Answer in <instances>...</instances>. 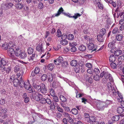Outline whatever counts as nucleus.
Wrapping results in <instances>:
<instances>
[{"label": "nucleus", "mask_w": 124, "mask_h": 124, "mask_svg": "<svg viewBox=\"0 0 124 124\" xmlns=\"http://www.w3.org/2000/svg\"><path fill=\"white\" fill-rule=\"evenodd\" d=\"M110 65L112 68L115 69L116 68V65H117L115 62H112L110 63Z\"/></svg>", "instance_id": "50"}, {"label": "nucleus", "mask_w": 124, "mask_h": 124, "mask_svg": "<svg viewBox=\"0 0 124 124\" xmlns=\"http://www.w3.org/2000/svg\"><path fill=\"white\" fill-rule=\"evenodd\" d=\"M31 86L30 85V83L29 82H25L24 87L25 89H26L28 88L29 87Z\"/></svg>", "instance_id": "47"}, {"label": "nucleus", "mask_w": 124, "mask_h": 124, "mask_svg": "<svg viewBox=\"0 0 124 124\" xmlns=\"http://www.w3.org/2000/svg\"><path fill=\"white\" fill-rule=\"evenodd\" d=\"M32 87L31 86L27 88L26 90L27 92L29 93H33L35 91L34 89H33L32 88Z\"/></svg>", "instance_id": "20"}, {"label": "nucleus", "mask_w": 124, "mask_h": 124, "mask_svg": "<svg viewBox=\"0 0 124 124\" xmlns=\"http://www.w3.org/2000/svg\"><path fill=\"white\" fill-rule=\"evenodd\" d=\"M75 92L76 93V97L77 98H79L80 97H82V96L83 95V94L82 93H78V91L77 90H76V91Z\"/></svg>", "instance_id": "54"}, {"label": "nucleus", "mask_w": 124, "mask_h": 124, "mask_svg": "<svg viewBox=\"0 0 124 124\" xmlns=\"http://www.w3.org/2000/svg\"><path fill=\"white\" fill-rule=\"evenodd\" d=\"M19 48L16 49L15 51V54L17 56H19L20 55L21 52Z\"/></svg>", "instance_id": "30"}, {"label": "nucleus", "mask_w": 124, "mask_h": 124, "mask_svg": "<svg viewBox=\"0 0 124 124\" xmlns=\"http://www.w3.org/2000/svg\"><path fill=\"white\" fill-rule=\"evenodd\" d=\"M19 80L18 79H16L13 81V85L15 87H17L18 86L19 84Z\"/></svg>", "instance_id": "23"}, {"label": "nucleus", "mask_w": 124, "mask_h": 124, "mask_svg": "<svg viewBox=\"0 0 124 124\" xmlns=\"http://www.w3.org/2000/svg\"><path fill=\"white\" fill-rule=\"evenodd\" d=\"M93 78L96 81H99L100 79V77L98 74H96L94 76Z\"/></svg>", "instance_id": "52"}, {"label": "nucleus", "mask_w": 124, "mask_h": 124, "mask_svg": "<svg viewBox=\"0 0 124 124\" xmlns=\"http://www.w3.org/2000/svg\"><path fill=\"white\" fill-rule=\"evenodd\" d=\"M20 57L22 59H24L27 56L26 53L24 52H22L20 55Z\"/></svg>", "instance_id": "18"}, {"label": "nucleus", "mask_w": 124, "mask_h": 124, "mask_svg": "<svg viewBox=\"0 0 124 124\" xmlns=\"http://www.w3.org/2000/svg\"><path fill=\"white\" fill-rule=\"evenodd\" d=\"M64 10L63 8L61 7L58 10L57 13L53 14L52 17H58L61 14H62L63 15L69 17L70 18H74L75 19H77L78 17H80L83 14V13L82 12L81 14L78 13H76L74 14V16H71V15L69 13H66L63 12Z\"/></svg>", "instance_id": "1"}, {"label": "nucleus", "mask_w": 124, "mask_h": 124, "mask_svg": "<svg viewBox=\"0 0 124 124\" xmlns=\"http://www.w3.org/2000/svg\"><path fill=\"white\" fill-rule=\"evenodd\" d=\"M118 30L117 27H116L112 31V33L114 34H116L118 32Z\"/></svg>", "instance_id": "56"}, {"label": "nucleus", "mask_w": 124, "mask_h": 124, "mask_svg": "<svg viewBox=\"0 0 124 124\" xmlns=\"http://www.w3.org/2000/svg\"><path fill=\"white\" fill-rule=\"evenodd\" d=\"M6 62L4 59L0 57V68L1 67V65L3 66H6Z\"/></svg>", "instance_id": "11"}, {"label": "nucleus", "mask_w": 124, "mask_h": 124, "mask_svg": "<svg viewBox=\"0 0 124 124\" xmlns=\"http://www.w3.org/2000/svg\"><path fill=\"white\" fill-rule=\"evenodd\" d=\"M93 71V72H94L95 74H98L100 73V70L98 68H95Z\"/></svg>", "instance_id": "55"}, {"label": "nucleus", "mask_w": 124, "mask_h": 124, "mask_svg": "<svg viewBox=\"0 0 124 124\" xmlns=\"http://www.w3.org/2000/svg\"><path fill=\"white\" fill-rule=\"evenodd\" d=\"M97 39L98 40L101 42H102L104 41L103 36L98 35L97 36Z\"/></svg>", "instance_id": "22"}, {"label": "nucleus", "mask_w": 124, "mask_h": 124, "mask_svg": "<svg viewBox=\"0 0 124 124\" xmlns=\"http://www.w3.org/2000/svg\"><path fill=\"white\" fill-rule=\"evenodd\" d=\"M116 59V57L113 55H111L109 57V60L110 62H114L115 61Z\"/></svg>", "instance_id": "16"}, {"label": "nucleus", "mask_w": 124, "mask_h": 124, "mask_svg": "<svg viewBox=\"0 0 124 124\" xmlns=\"http://www.w3.org/2000/svg\"><path fill=\"white\" fill-rule=\"evenodd\" d=\"M122 53V51L120 50H117L114 51V54L116 56H118Z\"/></svg>", "instance_id": "21"}, {"label": "nucleus", "mask_w": 124, "mask_h": 124, "mask_svg": "<svg viewBox=\"0 0 124 124\" xmlns=\"http://www.w3.org/2000/svg\"><path fill=\"white\" fill-rule=\"evenodd\" d=\"M60 99L63 102H66L67 101L66 98L63 95H60Z\"/></svg>", "instance_id": "34"}, {"label": "nucleus", "mask_w": 124, "mask_h": 124, "mask_svg": "<svg viewBox=\"0 0 124 124\" xmlns=\"http://www.w3.org/2000/svg\"><path fill=\"white\" fill-rule=\"evenodd\" d=\"M106 30L104 28L101 29L100 32V35L103 36L106 33Z\"/></svg>", "instance_id": "31"}, {"label": "nucleus", "mask_w": 124, "mask_h": 124, "mask_svg": "<svg viewBox=\"0 0 124 124\" xmlns=\"http://www.w3.org/2000/svg\"><path fill=\"white\" fill-rule=\"evenodd\" d=\"M15 51L13 48H9L8 50V55L12 59L16 60V58L15 55Z\"/></svg>", "instance_id": "5"}, {"label": "nucleus", "mask_w": 124, "mask_h": 124, "mask_svg": "<svg viewBox=\"0 0 124 124\" xmlns=\"http://www.w3.org/2000/svg\"><path fill=\"white\" fill-rule=\"evenodd\" d=\"M67 38L69 40H72L74 38L73 35L72 34H70L67 36Z\"/></svg>", "instance_id": "32"}, {"label": "nucleus", "mask_w": 124, "mask_h": 124, "mask_svg": "<svg viewBox=\"0 0 124 124\" xmlns=\"http://www.w3.org/2000/svg\"><path fill=\"white\" fill-rule=\"evenodd\" d=\"M68 122L71 124H72L73 122V120L70 116L68 118Z\"/></svg>", "instance_id": "60"}, {"label": "nucleus", "mask_w": 124, "mask_h": 124, "mask_svg": "<svg viewBox=\"0 0 124 124\" xmlns=\"http://www.w3.org/2000/svg\"><path fill=\"white\" fill-rule=\"evenodd\" d=\"M31 112L32 114V116L33 120V121L31 123L32 124L36 121L38 117V113H36L35 112L32 113V111H31Z\"/></svg>", "instance_id": "9"}, {"label": "nucleus", "mask_w": 124, "mask_h": 124, "mask_svg": "<svg viewBox=\"0 0 124 124\" xmlns=\"http://www.w3.org/2000/svg\"><path fill=\"white\" fill-rule=\"evenodd\" d=\"M57 110L59 112L61 113H63V110L62 109L60 108L59 106H58L57 107Z\"/></svg>", "instance_id": "64"}, {"label": "nucleus", "mask_w": 124, "mask_h": 124, "mask_svg": "<svg viewBox=\"0 0 124 124\" xmlns=\"http://www.w3.org/2000/svg\"><path fill=\"white\" fill-rule=\"evenodd\" d=\"M57 36L58 37H61L62 35V33L61 31L59 30H58L57 31Z\"/></svg>", "instance_id": "59"}, {"label": "nucleus", "mask_w": 124, "mask_h": 124, "mask_svg": "<svg viewBox=\"0 0 124 124\" xmlns=\"http://www.w3.org/2000/svg\"><path fill=\"white\" fill-rule=\"evenodd\" d=\"M46 101L45 103H46L48 104H51L52 103L51 99L49 98H47L46 99Z\"/></svg>", "instance_id": "51"}, {"label": "nucleus", "mask_w": 124, "mask_h": 124, "mask_svg": "<svg viewBox=\"0 0 124 124\" xmlns=\"http://www.w3.org/2000/svg\"><path fill=\"white\" fill-rule=\"evenodd\" d=\"M48 80L49 82H51L52 81L53 79V76L52 74L50 73L48 74V75L47 76Z\"/></svg>", "instance_id": "24"}, {"label": "nucleus", "mask_w": 124, "mask_h": 124, "mask_svg": "<svg viewBox=\"0 0 124 124\" xmlns=\"http://www.w3.org/2000/svg\"><path fill=\"white\" fill-rule=\"evenodd\" d=\"M36 50L39 52H43L44 50L43 49V46L42 44H39L37 46Z\"/></svg>", "instance_id": "8"}, {"label": "nucleus", "mask_w": 124, "mask_h": 124, "mask_svg": "<svg viewBox=\"0 0 124 124\" xmlns=\"http://www.w3.org/2000/svg\"><path fill=\"white\" fill-rule=\"evenodd\" d=\"M16 6L18 9H21L23 8V5L22 4L18 3L16 4Z\"/></svg>", "instance_id": "35"}, {"label": "nucleus", "mask_w": 124, "mask_h": 124, "mask_svg": "<svg viewBox=\"0 0 124 124\" xmlns=\"http://www.w3.org/2000/svg\"><path fill=\"white\" fill-rule=\"evenodd\" d=\"M123 38V36L122 34H118L116 36V39L118 41L121 40Z\"/></svg>", "instance_id": "19"}, {"label": "nucleus", "mask_w": 124, "mask_h": 124, "mask_svg": "<svg viewBox=\"0 0 124 124\" xmlns=\"http://www.w3.org/2000/svg\"><path fill=\"white\" fill-rule=\"evenodd\" d=\"M44 7L43 4L42 2H39L38 4L37 8L38 9H42Z\"/></svg>", "instance_id": "28"}, {"label": "nucleus", "mask_w": 124, "mask_h": 124, "mask_svg": "<svg viewBox=\"0 0 124 124\" xmlns=\"http://www.w3.org/2000/svg\"><path fill=\"white\" fill-rule=\"evenodd\" d=\"M97 6L100 9H103L104 8V7L103 5L100 2L98 4L95 6Z\"/></svg>", "instance_id": "40"}, {"label": "nucleus", "mask_w": 124, "mask_h": 124, "mask_svg": "<svg viewBox=\"0 0 124 124\" xmlns=\"http://www.w3.org/2000/svg\"><path fill=\"white\" fill-rule=\"evenodd\" d=\"M19 85L20 86L22 87L24 86L25 82H24L22 78V77H21V78L19 80Z\"/></svg>", "instance_id": "17"}, {"label": "nucleus", "mask_w": 124, "mask_h": 124, "mask_svg": "<svg viewBox=\"0 0 124 124\" xmlns=\"http://www.w3.org/2000/svg\"><path fill=\"white\" fill-rule=\"evenodd\" d=\"M124 60V55H122L119 56L118 58V61H121L123 62Z\"/></svg>", "instance_id": "58"}, {"label": "nucleus", "mask_w": 124, "mask_h": 124, "mask_svg": "<svg viewBox=\"0 0 124 124\" xmlns=\"http://www.w3.org/2000/svg\"><path fill=\"white\" fill-rule=\"evenodd\" d=\"M109 91L110 92H111L113 94L115 95L116 93L115 90L114 88V87L113 86H112L111 87H110V89H108Z\"/></svg>", "instance_id": "27"}, {"label": "nucleus", "mask_w": 124, "mask_h": 124, "mask_svg": "<svg viewBox=\"0 0 124 124\" xmlns=\"http://www.w3.org/2000/svg\"><path fill=\"white\" fill-rule=\"evenodd\" d=\"M60 44L63 45H66L68 43V41L66 40H62L61 41H60Z\"/></svg>", "instance_id": "42"}, {"label": "nucleus", "mask_w": 124, "mask_h": 124, "mask_svg": "<svg viewBox=\"0 0 124 124\" xmlns=\"http://www.w3.org/2000/svg\"><path fill=\"white\" fill-rule=\"evenodd\" d=\"M114 46V44L113 42H111L109 43L108 45V47L111 48H113Z\"/></svg>", "instance_id": "45"}, {"label": "nucleus", "mask_w": 124, "mask_h": 124, "mask_svg": "<svg viewBox=\"0 0 124 124\" xmlns=\"http://www.w3.org/2000/svg\"><path fill=\"white\" fill-rule=\"evenodd\" d=\"M108 100L104 102L100 100H95L94 101V103L98 110L102 111L108 107L109 104L108 103Z\"/></svg>", "instance_id": "2"}, {"label": "nucleus", "mask_w": 124, "mask_h": 124, "mask_svg": "<svg viewBox=\"0 0 124 124\" xmlns=\"http://www.w3.org/2000/svg\"><path fill=\"white\" fill-rule=\"evenodd\" d=\"M20 67L18 65L16 66L14 68V71L16 72H17L20 70Z\"/></svg>", "instance_id": "44"}, {"label": "nucleus", "mask_w": 124, "mask_h": 124, "mask_svg": "<svg viewBox=\"0 0 124 124\" xmlns=\"http://www.w3.org/2000/svg\"><path fill=\"white\" fill-rule=\"evenodd\" d=\"M34 92L33 93L31 94L30 96L31 99L36 101H39L40 98L42 97V95L41 94L37 92L36 91Z\"/></svg>", "instance_id": "4"}, {"label": "nucleus", "mask_w": 124, "mask_h": 124, "mask_svg": "<svg viewBox=\"0 0 124 124\" xmlns=\"http://www.w3.org/2000/svg\"><path fill=\"white\" fill-rule=\"evenodd\" d=\"M71 112L73 114L75 115H77L78 113V110L76 108H74L72 109Z\"/></svg>", "instance_id": "36"}, {"label": "nucleus", "mask_w": 124, "mask_h": 124, "mask_svg": "<svg viewBox=\"0 0 124 124\" xmlns=\"http://www.w3.org/2000/svg\"><path fill=\"white\" fill-rule=\"evenodd\" d=\"M90 123L91 124L97 120V118L95 116H91L89 118Z\"/></svg>", "instance_id": "13"}, {"label": "nucleus", "mask_w": 124, "mask_h": 124, "mask_svg": "<svg viewBox=\"0 0 124 124\" xmlns=\"http://www.w3.org/2000/svg\"><path fill=\"white\" fill-rule=\"evenodd\" d=\"M120 116H122L121 115H118L114 116L112 117V119L113 121H118L120 119Z\"/></svg>", "instance_id": "14"}, {"label": "nucleus", "mask_w": 124, "mask_h": 124, "mask_svg": "<svg viewBox=\"0 0 124 124\" xmlns=\"http://www.w3.org/2000/svg\"><path fill=\"white\" fill-rule=\"evenodd\" d=\"M77 61L75 60H72L70 62V65L72 66H76L77 65Z\"/></svg>", "instance_id": "26"}, {"label": "nucleus", "mask_w": 124, "mask_h": 124, "mask_svg": "<svg viewBox=\"0 0 124 124\" xmlns=\"http://www.w3.org/2000/svg\"><path fill=\"white\" fill-rule=\"evenodd\" d=\"M47 76L46 74H43L41 77V79L42 81H44L46 80Z\"/></svg>", "instance_id": "43"}, {"label": "nucleus", "mask_w": 124, "mask_h": 124, "mask_svg": "<svg viewBox=\"0 0 124 124\" xmlns=\"http://www.w3.org/2000/svg\"><path fill=\"white\" fill-rule=\"evenodd\" d=\"M48 69L50 70H52L54 67V64L50 63L48 64L47 66Z\"/></svg>", "instance_id": "29"}, {"label": "nucleus", "mask_w": 124, "mask_h": 124, "mask_svg": "<svg viewBox=\"0 0 124 124\" xmlns=\"http://www.w3.org/2000/svg\"><path fill=\"white\" fill-rule=\"evenodd\" d=\"M34 71L36 74H39L40 72L39 68L38 67H36L35 68Z\"/></svg>", "instance_id": "49"}, {"label": "nucleus", "mask_w": 124, "mask_h": 124, "mask_svg": "<svg viewBox=\"0 0 124 124\" xmlns=\"http://www.w3.org/2000/svg\"><path fill=\"white\" fill-rule=\"evenodd\" d=\"M34 87L37 89L38 91L39 92H41V93L43 94H46L47 92V89L45 85L43 84H42L41 85H34Z\"/></svg>", "instance_id": "3"}, {"label": "nucleus", "mask_w": 124, "mask_h": 124, "mask_svg": "<svg viewBox=\"0 0 124 124\" xmlns=\"http://www.w3.org/2000/svg\"><path fill=\"white\" fill-rule=\"evenodd\" d=\"M4 8L5 9L9 8L12 7L13 6V4L11 3H8L4 5Z\"/></svg>", "instance_id": "12"}, {"label": "nucleus", "mask_w": 124, "mask_h": 124, "mask_svg": "<svg viewBox=\"0 0 124 124\" xmlns=\"http://www.w3.org/2000/svg\"><path fill=\"white\" fill-rule=\"evenodd\" d=\"M12 68L10 66H8L6 68V74H8L10 73L11 71Z\"/></svg>", "instance_id": "38"}, {"label": "nucleus", "mask_w": 124, "mask_h": 124, "mask_svg": "<svg viewBox=\"0 0 124 124\" xmlns=\"http://www.w3.org/2000/svg\"><path fill=\"white\" fill-rule=\"evenodd\" d=\"M97 46L94 45L93 43L89 44L88 45V48L90 50L95 51L97 49Z\"/></svg>", "instance_id": "6"}, {"label": "nucleus", "mask_w": 124, "mask_h": 124, "mask_svg": "<svg viewBox=\"0 0 124 124\" xmlns=\"http://www.w3.org/2000/svg\"><path fill=\"white\" fill-rule=\"evenodd\" d=\"M34 49L32 47H29L28 49V52L29 54H31L33 52Z\"/></svg>", "instance_id": "37"}, {"label": "nucleus", "mask_w": 124, "mask_h": 124, "mask_svg": "<svg viewBox=\"0 0 124 124\" xmlns=\"http://www.w3.org/2000/svg\"><path fill=\"white\" fill-rule=\"evenodd\" d=\"M117 110V112L120 114H122L124 111V109L121 107L118 108Z\"/></svg>", "instance_id": "33"}, {"label": "nucleus", "mask_w": 124, "mask_h": 124, "mask_svg": "<svg viewBox=\"0 0 124 124\" xmlns=\"http://www.w3.org/2000/svg\"><path fill=\"white\" fill-rule=\"evenodd\" d=\"M70 50L72 52H75L76 51L77 48L75 46H73L71 47Z\"/></svg>", "instance_id": "57"}, {"label": "nucleus", "mask_w": 124, "mask_h": 124, "mask_svg": "<svg viewBox=\"0 0 124 124\" xmlns=\"http://www.w3.org/2000/svg\"><path fill=\"white\" fill-rule=\"evenodd\" d=\"M53 96V99L54 100V102H58L59 101L58 98V97L55 95Z\"/></svg>", "instance_id": "53"}, {"label": "nucleus", "mask_w": 124, "mask_h": 124, "mask_svg": "<svg viewBox=\"0 0 124 124\" xmlns=\"http://www.w3.org/2000/svg\"><path fill=\"white\" fill-rule=\"evenodd\" d=\"M67 38L66 35L65 34H63L61 37V39L62 40H66Z\"/></svg>", "instance_id": "62"}, {"label": "nucleus", "mask_w": 124, "mask_h": 124, "mask_svg": "<svg viewBox=\"0 0 124 124\" xmlns=\"http://www.w3.org/2000/svg\"><path fill=\"white\" fill-rule=\"evenodd\" d=\"M49 92L51 95L53 96L55 95V92L53 89L52 88L49 89Z\"/></svg>", "instance_id": "46"}, {"label": "nucleus", "mask_w": 124, "mask_h": 124, "mask_svg": "<svg viewBox=\"0 0 124 124\" xmlns=\"http://www.w3.org/2000/svg\"><path fill=\"white\" fill-rule=\"evenodd\" d=\"M35 55L34 54H32L31 56L28 57V59L29 62H32V61L35 57Z\"/></svg>", "instance_id": "25"}, {"label": "nucleus", "mask_w": 124, "mask_h": 124, "mask_svg": "<svg viewBox=\"0 0 124 124\" xmlns=\"http://www.w3.org/2000/svg\"><path fill=\"white\" fill-rule=\"evenodd\" d=\"M8 44H7L6 43H4L2 45V48L3 49H4V50H6L8 48ZM9 46H10V45H9Z\"/></svg>", "instance_id": "41"}, {"label": "nucleus", "mask_w": 124, "mask_h": 124, "mask_svg": "<svg viewBox=\"0 0 124 124\" xmlns=\"http://www.w3.org/2000/svg\"><path fill=\"white\" fill-rule=\"evenodd\" d=\"M111 23L112 22H111V20L110 18H108L107 19L106 21V23L108 26L110 25L111 24Z\"/></svg>", "instance_id": "63"}, {"label": "nucleus", "mask_w": 124, "mask_h": 124, "mask_svg": "<svg viewBox=\"0 0 124 124\" xmlns=\"http://www.w3.org/2000/svg\"><path fill=\"white\" fill-rule=\"evenodd\" d=\"M93 2L95 5L96 6V5L98 4L101 1L100 0H92Z\"/></svg>", "instance_id": "61"}, {"label": "nucleus", "mask_w": 124, "mask_h": 124, "mask_svg": "<svg viewBox=\"0 0 124 124\" xmlns=\"http://www.w3.org/2000/svg\"><path fill=\"white\" fill-rule=\"evenodd\" d=\"M63 59L62 56H59L57 59L54 60V63L56 65L59 64V63H61L63 61Z\"/></svg>", "instance_id": "7"}, {"label": "nucleus", "mask_w": 124, "mask_h": 124, "mask_svg": "<svg viewBox=\"0 0 124 124\" xmlns=\"http://www.w3.org/2000/svg\"><path fill=\"white\" fill-rule=\"evenodd\" d=\"M78 49L80 51L83 52L85 51L86 49L85 46L83 45L79 46Z\"/></svg>", "instance_id": "15"}, {"label": "nucleus", "mask_w": 124, "mask_h": 124, "mask_svg": "<svg viewBox=\"0 0 124 124\" xmlns=\"http://www.w3.org/2000/svg\"><path fill=\"white\" fill-rule=\"evenodd\" d=\"M84 69L83 67L82 66H77L74 69L76 73H78L80 70L81 71L83 70V69Z\"/></svg>", "instance_id": "10"}, {"label": "nucleus", "mask_w": 124, "mask_h": 124, "mask_svg": "<svg viewBox=\"0 0 124 124\" xmlns=\"http://www.w3.org/2000/svg\"><path fill=\"white\" fill-rule=\"evenodd\" d=\"M46 99L44 98H43L42 97L40 98L39 101L41 103L45 104V102H46Z\"/></svg>", "instance_id": "48"}, {"label": "nucleus", "mask_w": 124, "mask_h": 124, "mask_svg": "<svg viewBox=\"0 0 124 124\" xmlns=\"http://www.w3.org/2000/svg\"><path fill=\"white\" fill-rule=\"evenodd\" d=\"M53 85L54 87L58 86L60 85V83L57 81H53L52 84Z\"/></svg>", "instance_id": "39"}]
</instances>
